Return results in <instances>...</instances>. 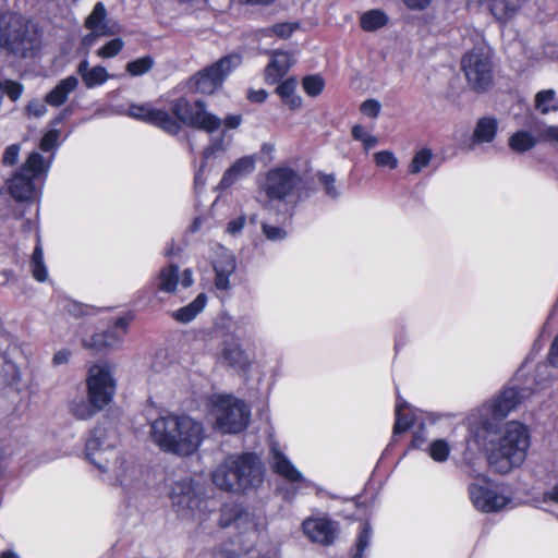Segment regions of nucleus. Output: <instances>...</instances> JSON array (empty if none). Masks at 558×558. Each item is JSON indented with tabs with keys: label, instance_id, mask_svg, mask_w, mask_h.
<instances>
[{
	"label": "nucleus",
	"instance_id": "1",
	"mask_svg": "<svg viewBox=\"0 0 558 558\" xmlns=\"http://www.w3.org/2000/svg\"><path fill=\"white\" fill-rule=\"evenodd\" d=\"M203 423L189 414L168 412L149 422L148 437L165 453L195 454L205 439Z\"/></svg>",
	"mask_w": 558,
	"mask_h": 558
},
{
	"label": "nucleus",
	"instance_id": "2",
	"mask_svg": "<svg viewBox=\"0 0 558 558\" xmlns=\"http://www.w3.org/2000/svg\"><path fill=\"white\" fill-rule=\"evenodd\" d=\"M210 477L219 490L243 495L263 484L265 469L256 453H231L214 468Z\"/></svg>",
	"mask_w": 558,
	"mask_h": 558
},
{
	"label": "nucleus",
	"instance_id": "3",
	"mask_svg": "<svg viewBox=\"0 0 558 558\" xmlns=\"http://www.w3.org/2000/svg\"><path fill=\"white\" fill-rule=\"evenodd\" d=\"M530 447V433L525 425L508 422L490 440L487 453L489 468L500 474H507L523 464Z\"/></svg>",
	"mask_w": 558,
	"mask_h": 558
},
{
	"label": "nucleus",
	"instance_id": "4",
	"mask_svg": "<svg viewBox=\"0 0 558 558\" xmlns=\"http://www.w3.org/2000/svg\"><path fill=\"white\" fill-rule=\"evenodd\" d=\"M51 162V157L46 160L39 153H32L8 182L11 196L20 202L37 201Z\"/></svg>",
	"mask_w": 558,
	"mask_h": 558
},
{
	"label": "nucleus",
	"instance_id": "5",
	"mask_svg": "<svg viewBox=\"0 0 558 558\" xmlns=\"http://www.w3.org/2000/svg\"><path fill=\"white\" fill-rule=\"evenodd\" d=\"M171 112L184 125L202 130L206 133H214L223 124L226 129H236L241 122L240 114H231L222 121L216 114L209 112L202 100L190 102L185 98H178L171 102Z\"/></svg>",
	"mask_w": 558,
	"mask_h": 558
},
{
	"label": "nucleus",
	"instance_id": "6",
	"mask_svg": "<svg viewBox=\"0 0 558 558\" xmlns=\"http://www.w3.org/2000/svg\"><path fill=\"white\" fill-rule=\"evenodd\" d=\"M170 499L179 517L202 522L207 518V500L202 485L190 477L177 481L170 493Z\"/></svg>",
	"mask_w": 558,
	"mask_h": 558
},
{
	"label": "nucleus",
	"instance_id": "7",
	"mask_svg": "<svg viewBox=\"0 0 558 558\" xmlns=\"http://www.w3.org/2000/svg\"><path fill=\"white\" fill-rule=\"evenodd\" d=\"M208 405L209 414L221 433H240L250 422L248 407L232 396L214 395Z\"/></svg>",
	"mask_w": 558,
	"mask_h": 558
},
{
	"label": "nucleus",
	"instance_id": "8",
	"mask_svg": "<svg viewBox=\"0 0 558 558\" xmlns=\"http://www.w3.org/2000/svg\"><path fill=\"white\" fill-rule=\"evenodd\" d=\"M36 41L37 32L27 19L15 13L0 14V48L24 54Z\"/></svg>",
	"mask_w": 558,
	"mask_h": 558
},
{
	"label": "nucleus",
	"instance_id": "9",
	"mask_svg": "<svg viewBox=\"0 0 558 558\" xmlns=\"http://www.w3.org/2000/svg\"><path fill=\"white\" fill-rule=\"evenodd\" d=\"M461 69L472 90H487L494 80L492 49L488 45L481 43L468 51L461 59Z\"/></svg>",
	"mask_w": 558,
	"mask_h": 558
},
{
	"label": "nucleus",
	"instance_id": "10",
	"mask_svg": "<svg viewBox=\"0 0 558 558\" xmlns=\"http://www.w3.org/2000/svg\"><path fill=\"white\" fill-rule=\"evenodd\" d=\"M302 186V178L295 170L289 167H277L266 173L259 190L269 199L295 204L301 198Z\"/></svg>",
	"mask_w": 558,
	"mask_h": 558
},
{
	"label": "nucleus",
	"instance_id": "11",
	"mask_svg": "<svg viewBox=\"0 0 558 558\" xmlns=\"http://www.w3.org/2000/svg\"><path fill=\"white\" fill-rule=\"evenodd\" d=\"M118 435L112 427L97 426L85 445V457L101 473H107L110 464L120 456L117 450Z\"/></svg>",
	"mask_w": 558,
	"mask_h": 558
},
{
	"label": "nucleus",
	"instance_id": "12",
	"mask_svg": "<svg viewBox=\"0 0 558 558\" xmlns=\"http://www.w3.org/2000/svg\"><path fill=\"white\" fill-rule=\"evenodd\" d=\"M470 476L476 482L469 486L470 499L473 506L482 512H497L505 508L510 499L501 494L498 488L485 476H481L475 470H470Z\"/></svg>",
	"mask_w": 558,
	"mask_h": 558
},
{
	"label": "nucleus",
	"instance_id": "13",
	"mask_svg": "<svg viewBox=\"0 0 558 558\" xmlns=\"http://www.w3.org/2000/svg\"><path fill=\"white\" fill-rule=\"evenodd\" d=\"M242 58L240 54L231 53L198 72L194 76L196 90L206 95L213 94L222 85L226 77L240 66Z\"/></svg>",
	"mask_w": 558,
	"mask_h": 558
},
{
	"label": "nucleus",
	"instance_id": "14",
	"mask_svg": "<svg viewBox=\"0 0 558 558\" xmlns=\"http://www.w3.org/2000/svg\"><path fill=\"white\" fill-rule=\"evenodd\" d=\"M86 383L88 398L97 408L109 404L116 391V379L108 365H93L88 371Z\"/></svg>",
	"mask_w": 558,
	"mask_h": 558
},
{
	"label": "nucleus",
	"instance_id": "15",
	"mask_svg": "<svg viewBox=\"0 0 558 558\" xmlns=\"http://www.w3.org/2000/svg\"><path fill=\"white\" fill-rule=\"evenodd\" d=\"M126 116L140 121L150 123L169 134H178L183 124L175 116L171 117L167 111L156 109L149 104L131 105Z\"/></svg>",
	"mask_w": 558,
	"mask_h": 558
},
{
	"label": "nucleus",
	"instance_id": "16",
	"mask_svg": "<svg viewBox=\"0 0 558 558\" xmlns=\"http://www.w3.org/2000/svg\"><path fill=\"white\" fill-rule=\"evenodd\" d=\"M219 525L221 527L234 525L243 532L259 533L266 529V520L243 510L239 505H226L221 509Z\"/></svg>",
	"mask_w": 558,
	"mask_h": 558
},
{
	"label": "nucleus",
	"instance_id": "17",
	"mask_svg": "<svg viewBox=\"0 0 558 558\" xmlns=\"http://www.w3.org/2000/svg\"><path fill=\"white\" fill-rule=\"evenodd\" d=\"M533 390L529 387H507L488 408L483 411L490 412L494 420L506 417L519 404L529 399Z\"/></svg>",
	"mask_w": 558,
	"mask_h": 558
},
{
	"label": "nucleus",
	"instance_id": "18",
	"mask_svg": "<svg viewBox=\"0 0 558 558\" xmlns=\"http://www.w3.org/2000/svg\"><path fill=\"white\" fill-rule=\"evenodd\" d=\"M304 534L313 542L330 545L337 535V525L326 518H308L303 522Z\"/></svg>",
	"mask_w": 558,
	"mask_h": 558
},
{
	"label": "nucleus",
	"instance_id": "19",
	"mask_svg": "<svg viewBox=\"0 0 558 558\" xmlns=\"http://www.w3.org/2000/svg\"><path fill=\"white\" fill-rule=\"evenodd\" d=\"M215 271V287L219 291H228L231 288L230 277L236 269V262L233 253L223 247L213 263Z\"/></svg>",
	"mask_w": 558,
	"mask_h": 558
},
{
	"label": "nucleus",
	"instance_id": "20",
	"mask_svg": "<svg viewBox=\"0 0 558 558\" xmlns=\"http://www.w3.org/2000/svg\"><path fill=\"white\" fill-rule=\"evenodd\" d=\"M255 168V156L251 155L239 158L223 172L219 186L223 190L231 187L238 181L253 173Z\"/></svg>",
	"mask_w": 558,
	"mask_h": 558
},
{
	"label": "nucleus",
	"instance_id": "21",
	"mask_svg": "<svg viewBox=\"0 0 558 558\" xmlns=\"http://www.w3.org/2000/svg\"><path fill=\"white\" fill-rule=\"evenodd\" d=\"M293 57L286 51H275L271 60L265 69V81L267 84L278 83L294 63Z\"/></svg>",
	"mask_w": 558,
	"mask_h": 558
},
{
	"label": "nucleus",
	"instance_id": "22",
	"mask_svg": "<svg viewBox=\"0 0 558 558\" xmlns=\"http://www.w3.org/2000/svg\"><path fill=\"white\" fill-rule=\"evenodd\" d=\"M270 464L272 470L289 482H302L306 480L292 462L276 447L270 449Z\"/></svg>",
	"mask_w": 558,
	"mask_h": 558
},
{
	"label": "nucleus",
	"instance_id": "23",
	"mask_svg": "<svg viewBox=\"0 0 558 558\" xmlns=\"http://www.w3.org/2000/svg\"><path fill=\"white\" fill-rule=\"evenodd\" d=\"M77 73L81 75L83 84L88 89L101 86L110 78L105 66L95 65L90 68L87 58H84L78 63Z\"/></svg>",
	"mask_w": 558,
	"mask_h": 558
},
{
	"label": "nucleus",
	"instance_id": "24",
	"mask_svg": "<svg viewBox=\"0 0 558 558\" xmlns=\"http://www.w3.org/2000/svg\"><path fill=\"white\" fill-rule=\"evenodd\" d=\"M221 357L229 366L241 371H246L251 365V360L245 350L234 341L223 342Z\"/></svg>",
	"mask_w": 558,
	"mask_h": 558
},
{
	"label": "nucleus",
	"instance_id": "25",
	"mask_svg": "<svg viewBox=\"0 0 558 558\" xmlns=\"http://www.w3.org/2000/svg\"><path fill=\"white\" fill-rule=\"evenodd\" d=\"M107 473H109L114 484L128 488L134 485L137 471L133 465L129 464L124 458L119 456L118 462L116 463V461H113Z\"/></svg>",
	"mask_w": 558,
	"mask_h": 558
},
{
	"label": "nucleus",
	"instance_id": "26",
	"mask_svg": "<svg viewBox=\"0 0 558 558\" xmlns=\"http://www.w3.org/2000/svg\"><path fill=\"white\" fill-rule=\"evenodd\" d=\"M123 335L121 332L109 330L95 333L88 339L83 340V345L95 351L113 350L121 345Z\"/></svg>",
	"mask_w": 558,
	"mask_h": 558
},
{
	"label": "nucleus",
	"instance_id": "27",
	"mask_svg": "<svg viewBox=\"0 0 558 558\" xmlns=\"http://www.w3.org/2000/svg\"><path fill=\"white\" fill-rule=\"evenodd\" d=\"M78 86V80L74 75H70L61 80L58 85L46 95L45 102L52 107H59L63 105L69 95L76 89Z\"/></svg>",
	"mask_w": 558,
	"mask_h": 558
},
{
	"label": "nucleus",
	"instance_id": "28",
	"mask_svg": "<svg viewBox=\"0 0 558 558\" xmlns=\"http://www.w3.org/2000/svg\"><path fill=\"white\" fill-rule=\"evenodd\" d=\"M207 304V296L205 293H199L190 304L174 311L172 318L179 323L187 324L192 322Z\"/></svg>",
	"mask_w": 558,
	"mask_h": 558
},
{
	"label": "nucleus",
	"instance_id": "29",
	"mask_svg": "<svg viewBox=\"0 0 558 558\" xmlns=\"http://www.w3.org/2000/svg\"><path fill=\"white\" fill-rule=\"evenodd\" d=\"M497 120L494 118H482L477 121L472 135L473 147L475 144L490 143L497 133Z\"/></svg>",
	"mask_w": 558,
	"mask_h": 558
},
{
	"label": "nucleus",
	"instance_id": "30",
	"mask_svg": "<svg viewBox=\"0 0 558 558\" xmlns=\"http://www.w3.org/2000/svg\"><path fill=\"white\" fill-rule=\"evenodd\" d=\"M520 4L514 0H489V11L500 23L510 21L518 12Z\"/></svg>",
	"mask_w": 558,
	"mask_h": 558
},
{
	"label": "nucleus",
	"instance_id": "31",
	"mask_svg": "<svg viewBox=\"0 0 558 558\" xmlns=\"http://www.w3.org/2000/svg\"><path fill=\"white\" fill-rule=\"evenodd\" d=\"M276 93L291 110H296L302 106V98L296 94L295 78L291 77L281 82L277 86Z\"/></svg>",
	"mask_w": 558,
	"mask_h": 558
},
{
	"label": "nucleus",
	"instance_id": "32",
	"mask_svg": "<svg viewBox=\"0 0 558 558\" xmlns=\"http://www.w3.org/2000/svg\"><path fill=\"white\" fill-rule=\"evenodd\" d=\"M179 268L169 265L160 269L156 278L157 289L161 292L173 293L179 284Z\"/></svg>",
	"mask_w": 558,
	"mask_h": 558
},
{
	"label": "nucleus",
	"instance_id": "33",
	"mask_svg": "<svg viewBox=\"0 0 558 558\" xmlns=\"http://www.w3.org/2000/svg\"><path fill=\"white\" fill-rule=\"evenodd\" d=\"M107 12L101 2H97L85 21V26L88 29H96V32H104L105 34L112 35V29L108 26L106 21Z\"/></svg>",
	"mask_w": 558,
	"mask_h": 558
},
{
	"label": "nucleus",
	"instance_id": "34",
	"mask_svg": "<svg viewBox=\"0 0 558 558\" xmlns=\"http://www.w3.org/2000/svg\"><path fill=\"white\" fill-rule=\"evenodd\" d=\"M535 109L542 114L558 111V98L554 89H544L535 95Z\"/></svg>",
	"mask_w": 558,
	"mask_h": 558
},
{
	"label": "nucleus",
	"instance_id": "35",
	"mask_svg": "<svg viewBox=\"0 0 558 558\" xmlns=\"http://www.w3.org/2000/svg\"><path fill=\"white\" fill-rule=\"evenodd\" d=\"M389 17L381 10H369L361 16V27L365 32H375L388 24Z\"/></svg>",
	"mask_w": 558,
	"mask_h": 558
},
{
	"label": "nucleus",
	"instance_id": "36",
	"mask_svg": "<svg viewBox=\"0 0 558 558\" xmlns=\"http://www.w3.org/2000/svg\"><path fill=\"white\" fill-rule=\"evenodd\" d=\"M31 270L33 274V277L39 281L44 282L48 278V270L44 262V252L43 247L39 241V235H37V244L33 252L32 259H31Z\"/></svg>",
	"mask_w": 558,
	"mask_h": 558
},
{
	"label": "nucleus",
	"instance_id": "37",
	"mask_svg": "<svg viewBox=\"0 0 558 558\" xmlns=\"http://www.w3.org/2000/svg\"><path fill=\"white\" fill-rule=\"evenodd\" d=\"M102 409L97 408L89 399L88 401L83 399L74 400L70 403L71 413L78 420H88Z\"/></svg>",
	"mask_w": 558,
	"mask_h": 558
},
{
	"label": "nucleus",
	"instance_id": "38",
	"mask_svg": "<svg viewBox=\"0 0 558 558\" xmlns=\"http://www.w3.org/2000/svg\"><path fill=\"white\" fill-rule=\"evenodd\" d=\"M407 408H408L407 403L401 401L398 398V401L396 404V422H395V426H393V435L404 433L413 424L412 416L409 415L408 413H405Z\"/></svg>",
	"mask_w": 558,
	"mask_h": 558
},
{
	"label": "nucleus",
	"instance_id": "39",
	"mask_svg": "<svg viewBox=\"0 0 558 558\" xmlns=\"http://www.w3.org/2000/svg\"><path fill=\"white\" fill-rule=\"evenodd\" d=\"M155 64L150 56H144L126 63L125 71L131 76H141L148 73Z\"/></svg>",
	"mask_w": 558,
	"mask_h": 558
},
{
	"label": "nucleus",
	"instance_id": "40",
	"mask_svg": "<svg viewBox=\"0 0 558 558\" xmlns=\"http://www.w3.org/2000/svg\"><path fill=\"white\" fill-rule=\"evenodd\" d=\"M509 145L514 151L523 153L534 147L535 140L527 132L520 131L510 137Z\"/></svg>",
	"mask_w": 558,
	"mask_h": 558
},
{
	"label": "nucleus",
	"instance_id": "41",
	"mask_svg": "<svg viewBox=\"0 0 558 558\" xmlns=\"http://www.w3.org/2000/svg\"><path fill=\"white\" fill-rule=\"evenodd\" d=\"M432 157L433 153L428 148H422L417 150L409 165V172L411 174L420 173L429 165Z\"/></svg>",
	"mask_w": 558,
	"mask_h": 558
},
{
	"label": "nucleus",
	"instance_id": "42",
	"mask_svg": "<svg viewBox=\"0 0 558 558\" xmlns=\"http://www.w3.org/2000/svg\"><path fill=\"white\" fill-rule=\"evenodd\" d=\"M228 146L229 142L226 141V134L222 132L219 136L210 140V144L203 151V159L207 160L218 153H225Z\"/></svg>",
	"mask_w": 558,
	"mask_h": 558
},
{
	"label": "nucleus",
	"instance_id": "43",
	"mask_svg": "<svg viewBox=\"0 0 558 558\" xmlns=\"http://www.w3.org/2000/svg\"><path fill=\"white\" fill-rule=\"evenodd\" d=\"M372 536V529L367 522H364L362 530L359 533L355 551L352 558H363L364 550L369 546Z\"/></svg>",
	"mask_w": 558,
	"mask_h": 558
},
{
	"label": "nucleus",
	"instance_id": "44",
	"mask_svg": "<svg viewBox=\"0 0 558 558\" xmlns=\"http://www.w3.org/2000/svg\"><path fill=\"white\" fill-rule=\"evenodd\" d=\"M124 47V41L121 38H113L100 47L96 54L101 59H109L118 56Z\"/></svg>",
	"mask_w": 558,
	"mask_h": 558
},
{
	"label": "nucleus",
	"instance_id": "45",
	"mask_svg": "<svg viewBox=\"0 0 558 558\" xmlns=\"http://www.w3.org/2000/svg\"><path fill=\"white\" fill-rule=\"evenodd\" d=\"M302 85L308 96L316 97L323 92L325 82L319 75H308L303 78Z\"/></svg>",
	"mask_w": 558,
	"mask_h": 558
},
{
	"label": "nucleus",
	"instance_id": "46",
	"mask_svg": "<svg viewBox=\"0 0 558 558\" xmlns=\"http://www.w3.org/2000/svg\"><path fill=\"white\" fill-rule=\"evenodd\" d=\"M450 453V446L444 439H437L429 446V456L437 462H445Z\"/></svg>",
	"mask_w": 558,
	"mask_h": 558
},
{
	"label": "nucleus",
	"instance_id": "47",
	"mask_svg": "<svg viewBox=\"0 0 558 558\" xmlns=\"http://www.w3.org/2000/svg\"><path fill=\"white\" fill-rule=\"evenodd\" d=\"M352 136L354 140L363 143L365 150H368L378 144V138L367 133L361 125H354L352 128Z\"/></svg>",
	"mask_w": 558,
	"mask_h": 558
},
{
	"label": "nucleus",
	"instance_id": "48",
	"mask_svg": "<svg viewBox=\"0 0 558 558\" xmlns=\"http://www.w3.org/2000/svg\"><path fill=\"white\" fill-rule=\"evenodd\" d=\"M262 231L268 241L278 242L287 238L288 232L283 227L272 226L268 222L262 223Z\"/></svg>",
	"mask_w": 558,
	"mask_h": 558
},
{
	"label": "nucleus",
	"instance_id": "49",
	"mask_svg": "<svg viewBox=\"0 0 558 558\" xmlns=\"http://www.w3.org/2000/svg\"><path fill=\"white\" fill-rule=\"evenodd\" d=\"M375 163L378 167H388L396 169L398 167V159L390 150H380L374 154Z\"/></svg>",
	"mask_w": 558,
	"mask_h": 558
},
{
	"label": "nucleus",
	"instance_id": "50",
	"mask_svg": "<svg viewBox=\"0 0 558 558\" xmlns=\"http://www.w3.org/2000/svg\"><path fill=\"white\" fill-rule=\"evenodd\" d=\"M1 92L0 94L8 95L13 101L17 100L23 92V87L21 84L13 82V81H7L4 83H0Z\"/></svg>",
	"mask_w": 558,
	"mask_h": 558
},
{
	"label": "nucleus",
	"instance_id": "51",
	"mask_svg": "<svg viewBox=\"0 0 558 558\" xmlns=\"http://www.w3.org/2000/svg\"><path fill=\"white\" fill-rule=\"evenodd\" d=\"M319 182L323 184L326 195L331 198H337L340 195L336 186V179L332 174H320Z\"/></svg>",
	"mask_w": 558,
	"mask_h": 558
},
{
	"label": "nucleus",
	"instance_id": "52",
	"mask_svg": "<svg viewBox=\"0 0 558 558\" xmlns=\"http://www.w3.org/2000/svg\"><path fill=\"white\" fill-rule=\"evenodd\" d=\"M59 136L60 132L58 130H50L47 132L40 141V149L44 151L53 150L57 147Z\"/></svg>",
	"mask_w": 558,
	"mask_h": 558
},
{
	"label": "nucleus",
	"instance_id": "53",
	"mask_svg": "<svg viewBox=\"0 0 558 558\" xmlns=\"http://www.w3.org/2000/svg\"><path fill=\"white\" fill-rule=\"evenodd\" d=\"M381 105L376 99H367L360 106L361 112L369 118H377L379 116Z\"/></svg>",
	"mask_w": 558,
	"mask_h": 558
},
{
	"label": "nucleus",
	"instance_id": "54",
	"mask_svg": "<svg viewBox=\"0 0 558 558\" xmlns=\"http://www.w3.org/2000/svg\"><path fill=\"white\" fill-rule=\"evenodd\" d=\"M90 33L85 35L81 40V50H84L85 56L88 54L89 49L94 46L95 41L99 37L109 36L104 32H96V29H89Z\"/></svg>",
	"mask_w": 558,
	"mask_h": 558
},
{
	"label": "nucleus",
	"instance_id": "55",
	"mask_svg": "<svg viewBox=\"0 0 558 558\" xmlns=\"http://www.w3.org/2000/svg\"><path fill=\"white\" fill-rule=\"evenodd\" d=\"M296 28L298 24L295 23H279L274 25L270 31L280 38H288Z\"/></svg>",
	"mask_w": 558,
	"mask_h": 558
},
{
	"label": "nucleus",
	"instance_id": "56",
	"mask_svg": "<svg viewBox=\"0 0 558 558\" xmlns=\"http://www.w3.org/2000/svg\"><path fill=\"white\" fill-rule=\"evenodd\" d=\"M27 113L35 118H40L47 112L46 104L40 99H33L26 107Z\"/></svg>",
	"mask_w": 558,
	"mask_h": 558
},
{
	"label": "nucleus",
	"instance_id": "57",
	"mask_svg": "<svg viewBox=\"0 0 558 558\" xmlns=\"http://www.w3.org/2000/svg\"><path fill=\"white\" fill-rule=\"evenodd\" d=\"M21 147L19 144L8 146L3 153L2 161L7 166H13L19 158Z\"/></svg>",
	"mask_w": 558,
	"mask_h": 558
},
{
	"label": "nucleus",
	"instance_id": "58",
	"mask_svg": "<svg viewBox=\"0 0 558 558\" xmlns=\"http://www.w3.org/2000/svg\"><path fill=\"white\" fill-rule=\"evenodd\" d=\"M246 218L244 215L230 220L227 225L226 231L232 236L240 234L245 226Z\"/></svg>",
	"mask_w": 558,
	"mask_h": 558
},
{
	"label": "nucleus",
	"instance_id": "59",
	"mask_svg": "<svg viewBox=\"0 0 558 558\" xmlns=\"http://www.w3.org/2000/svg\"><path fill=\"white\" fill-rule=\"evenodd\" d=\"M70 356H71L70 350H68V349L59 350L54 353V355L52 357V363L56 366L66 364L70 360Z\"/></svg>",
	"mask_w": 558,
	"mask_h": 558
},
{
	"label": "nucleus",
	"instance_id": "60",
	"mask_svg": "<svg viewBox=\"0 0 558 558\" xmlns=\"http://www.w3.org/2000/svg\"><path fill=\"white\" fill-rule=\"evenodd\" d=\"M541 136L545 141H551L558 143V125L546 126L542 132Z\"/></svg>",
	"mask_w": 558,
	"mask_h": 558
},
{
	"label": "nucleus",
	"instance_id": "61",
	"mask_svg": "<svg viewBox=\"0 0 558 558\" xmlns=\"http://www.w3.org/2000/svg\"><path fill=\"white\" fill-rule=\"evenodd\" d=\"M268 93L265 89H250L247 98L252 102H264L267 99Z\"/></svg>",
	"mask_w": 558,
	"mask_h": 558
},
{
	"label": "nucleus",
	"instance_id": "62",
	"mask_svg": "<svg viewBox=\"0 0 558 558\" xmlns=\"http://www.w3.org/2000/svg\"><path fill=\"white\" fill-rule=\"evenodd\" d=\"M410 10H423L430 4L432 0H402Z\"/></svg>",
	"mask_w": 558,
	"mask_h": 558
},
{
	"label": "nucleus",
	"instance_id": "63",
	"mask_svg": "<svg viewBox=\"0 0 558 558\" xmlns=\"http://www.w3.org/2000/svg\"><path fill=\"white\" fill-rule=\"evenodd\" d=\"M548 361L553 366H558V336L556 337L554 343L551 344Z\"/></svg>",
	"mask_w": 558,
	"mask_h": 558
},
{
	"label": "nucleus",
	"instance_id": "64",
	"mask_svg": "<svg viewBox=\"0 0 558 558\" xmlns=\"http://www.w3.org/2000/svg\"><path fill=\"white\" fill-rule=\"evenodd\" d=\"M180 282H181L182 287H184V288H189L193 284L194 280H193V274H192L191 269H185L182 272Z\"/></svg>",
	"mask_w": 558,
	"mask_h": 558
}]
</instances>
